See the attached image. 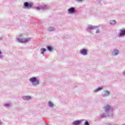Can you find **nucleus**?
Returning a JSON list of instances; mask_svg holds the SVG:
<instances>
[{
	"label": "nucleus",
	"instance_id": "obj_3",
	"mask_svg": "<svg viewBox=\"0 0 125 125\" xmlns=\"http://www.w3.org/2000/svg\"><path fill=\"white\" fill-rule=\"evenodd\" d=\"M21 36L22 35L20 34L19 39H17V42H20V43H25V42H29V41H30V38L20 39Z\"/></svg>",
	"mask_w": 125,
	"mask_h": 125
},
{
	"label": "nucleus",
	"instance_id": "obj_21",
	"mask_svg": "<svg viewBox=\"0 0 125 125\" xmlns=\"http://www.w3.org/2000/svg\"><path fill=\"white\" fill-rule=\"evenodd\" d=\"M110 24L111 25H115V24H116V21H110Z\"/></svg>",
	"mask_w": 125,
	"mask_h": 125
},
{
	"label": "nucleus",
	"instance_id": "obj_15",
	"mask_svg": "<svg viewBox=\"0 0 125 125\" xmlns=\"http://www.w3.org/2000/svg\"><path fill=\"white\" fill-rule=\"evenodd\" d=\"M56 30L55 27H51L50 26L48 28V31L49 32H54Z\"/></svg>",
	"mask_w": 125,
	"mask_h": 125
},
{
	"label": "nucleus",
	"instance_id": "obj_12",
	"mask_svg": "<svg viewBox=\"0 0 125 125\" xmlns=\"http://www.w3.org/2000/svg\"><path fill=\"white\" fill-rule=\"evenodd\" d=\"M104 93L103 94V97H107L110 94V91H104Z\"/></svg>",
	"mask_w": 125,
	"mask_h": 125
},
{
	"label": "nucleus",
	"instance_id": "obj_17",
	"mask_svg": "<svg viewBox=\"0 0 125 125\" xmlns=\"http://www.w3.org/2000/svg\"><path fill=\"white\" fill-rule=\"evenodd\" d=\"M4 107L5 108H9V107H11V103H6L4 104Z\"/></svg>",
	"mask_w": 125,
	"mask_h": 125
},
{
	"label": "nucleus",
	"instance_id": "obj_11",
	"mask_svg": "<svg viewBox=\"0 0 125 125\" xmlns=\"http://www.w3.org/2000/svg\"><path fill=\"white\" fill-rule=\"evenodd\" d=\"M36 9L37 10H41V9H42V10H44L45 9H47V6H46V5H45L43 6L37 7Z\"/></svg>",
	"mask_w": 125,
	"mask_h": 125
},
{
	"label": "nucleus",
	"instance_id": "obj_29",
	"mask_svg": "<svg viewBox=\"0 0 125 125\" xmlns=\"http://www.w3.org/2000/svg\"><path fill=\"white\" fill-rule=\"evenodd\" d=\"M0 54H2V52H1V50H0Z\"/></svg>",
	"mask_w": 125,
	"mask_h": 125
},
{
	"label": "nucleus",
	"instance_id": "obj_30",
	"mask_svg": "<svg viewBox=\"0 0 125 125\" xmlns=\"http://www.w3.org/2000/svg\"><path fill=\"white\" fill-rule=\"evenodd\" d=\"M45 124L46 125H48V124H47V123H46V122L45 123Z\"/></svg>",
	"mask_w": 125,
	"mask_h": 125
},
{
	"label": "nucleus",
	"instance_id": "obj_8",
	"mask_svg": "<svg viewBox=\"0 0 125 125\" xmlns=\"http://www.w3.org/2000/svg\"><path fill=\"white\" fill-rule=\"evenodd\" d=\"M125 29L120 30V33L118 34L119 37H125Z\"/></svg>",
	"mask_w": 125,
	"mask_h": 125
},
{
	"label": "nucleus",
	"instance_id": "obj_14",
	"mask_svg": "<svg viewBox=\"0 0 125 125\" xmlns=\"http://www.w3.org/2000/svg\"><path fill=\"white\" fill-rule=\"evenodd\" d=\"M22 99L23 100H31V99H32V97L29 96H23L22 97Z\"/></svg>",
	"mask_w": 125,
	"mask_h": 125
},
{
	"label": "nucleus",
	"instance_id": "obj_7",
	"mask_svg": "<svg viewBox=\"0 0 125 125\" xmlns=\"http://www.w3.org/2000/svg\"><path fill=\"white\" fill-rule=\"evenodd\" d=\"M120 53V51L117 49H114L111 52V55L112 56H117L119 55Z\"/></svg>",
	"mask_w": 125,
	"mask_h": 125
},
{
	"label": "nucleus",
	"instance_id": "obj_28",
	"mask_svg": "<svg viewBox=\"0 0 125 125\" xmlns=\"http://www.w3.org/2000/svg\"><path fill=\"white\" fill-rule=\"evenodd\" d=\"M2 125V122H1V121L0 120V125Z\"/></svg>",
	"mask_w": 125,
	"mask_h": 125
},
{
	"label": "nucleus",
	"instance_id": "obj_22",
	"mask_svg": "<svg viewBox=\"0 0 125 125\" xmlns=\"http://www.w3.org/2000/svg\"><path fill=\"white\" fill-rule=\"evenodd\" d=\"M84 125H89V123L87 121H85Z\"/></svg>",
	"mask_w": 125,
	"mask_h": 125
},
{
	"label": "nucleus",
	"instance_id": "obj_1",
	"mask_svg": "<svg viewBox=\"0 0 125 125\" xmlns=\"http://www.w3.org/2000/svg\"><path fill=\"white\" fill-rule=\"evenodd\" d=\"M104 110L105 113H106L108 117H113V107H112V105L108 104L104 105Z\"/></svg>",
	"mask_w": 125,
	"mask_h": 125
},
{
	"label": "nucleus",
	"instance_id": "obj_24",
	"mask_svg": "<svg viewBox=\"0 0 125 125\" xmlns=\"http://www.w3.org/2000/svg\"><path fill=\"white\" fill-rule=\"evenodd\" d=\"M77 2H82L83 1V0H76Z\"/></svg>",
	"mask_w": 125,
	"mask_h": 125
},
{
	"label": "nucleus",
	"instance_id": "obj_16",
	"mask_svg": "<svg viewBox=\"0 0 125 125\" xmlns=\"http://www.w3.org/2000/svg\"><path fill=\"white\" fill-rule=\"evenodd\" d=\"M48 105L50 108H53V107H54V104H53L51 101H49L48 102Z\"/></svg>",
	"mask_w": 125,
	"mask_h": 125
},
{
	"label": "nucleus",
	"instance_id": "obj_9",
	"mask_svg": "<svg viewBox=\"0 0 125 125\" xmlns=\"http://www.w3.org/2000/svg\"><path fill=\"white\" fill-rule=\"evenodd\" d=\"M80 53L82 55H87V49L83 48L80 50Z\"/></svg>",
	"mask_w": 125,
	"mask_h": 125
},
{
	"label": "nucleus",
	"instance_id": "obj_4",
	"mask_svg": "<svg viewBox=\"0 0 125 125\" xmlns=\"http://www.w3.org/2000/svg\"><path fill=\"white\" fill-rule=\"evenodd\" d=\"M33 5H34L33 2H25L23 3V8L30 9V8L33 7Z\"/></svg>",
	"mask_w": 125,
	"mask_h": 125
},
{
	"label": "nucleus",
	"instance_id": "obj_27",
	"mask_svg": "<svg viewBox=\"0 0 125 125\" xmlns=\"http://www.w3.org/2000/svg\"><path fill=\"white\" fill-rule=\"evenodd\" d=\"M2 40H3L2 37H0V41H2Z\"/></svg>",
	"mask_w": 125,
	"mask_h": 125
},
{
	"label": "nucleus",
	"instance_id": "obj_10",
	"mask_svg": "<svg viewBox=\"0 0 125 125\" xmlns=\"http://www.w3.org/2000/svg\"><path fill=\"white\" fill-rule=\"evenodd\" d=\"M83 120L75 121L72 123V125H80L81 124H82V123H83Z\"/></svg>",
	"mask_w": 125,
	"mask_h": 125
},
{
	"label": "nucleus",
	"instance_id": "obj_19",
	"mask_svg": "<svg viewBox=\"0 0 125 125\" xmlns=\"http://www.w3.org/2000/svg\"><path fill=\"white\" fill-rule=\"evenodd\" d=\"M40 51H41V54H43L44 53V52H46V49H45L44 48H42L41 49Z\"/></svg>",
	"mask_w": 125,
	"mask_h": 125
},
{
	"label": "nucleus",
	"instance_id": "obj_25",
	"mask_svg": "<svg viewBox=\"0 0 125 125\" xmlns=\"http://www.w3.org/2000/svg\"><path fill=\"white\" fill-rule=\"evenodd\" d=\"M100 31L99 29H97L96 31V34H98V33H99Z\"/></svg>",
	"mask_w": 125,
	"mask_h": 125
},
{
	"label": "nucleus",
	"instance_id": "obj_13",
	"mask_svg": "<svg viewBox=\"0 0 125 125\" xmlns=\"http://www.w3.org/2000/svg\"><path fill=\"white\" fill-rule=\"evenodd\" d=\"M106 117H109L108 116V114L106 112L103 113H102V114H101L100 115V118H101V119H103L104 118H106Z\"/></svg>",
	"mask_w": 125,
	"mask_h": 125
},
{
	"label": "nucleus",
	"instance_id": "obj_2",
	"mask_svg": "<svg viewBox=\"0 0 125 125\" xmlns=\"http://www.w3.org/2000/svg\"><path fill=\"white\" fill-rule=\"evenodd\" d=\"M29 81L31 83L32 85H38L40 83V82L35 77L30 78Z\"/></svg>",
	"mask_w": 125,
	"mask_h": 125
},
{
	"label": "nucleus",
	"instance_id": "obj_5",
	"mask_svg": "<svg viewBox=\"0 0 125 125\" xmlns=\"http://www.w3.org/2000/svg\"><path fill=\"white\" fill-rule=\"evenodd\" d=\"M98 28V26H93L91 24H89L87 26V28L86 29V30L87 32H88V33H90V30H95V29H97Z\"/></svg>",
	"mask_w": 125,
	"mask_h": 125
},
{
	"label": "nucleus",
	"instance_id": "obj_6",
	"mask_svg": "<svg viewBox=\"0 0 125 125\" xmlns=\"http://www.w3.org/2000/svg\"><path fill=\"white\" fill-rule=\"evenodd\" d=\"M68 12L69 14H74L76 13V8L74 7H70L68 9Z\"/></svg>",
	"mask_w": 125,
	"mask_h": 125
},
{
	"label": "nucleus",
	"instance_id": "obj_23",
	"mask_svg": "<svg viewBox=\"0 0 125 125\" xmlns=\"http://www.w3.org/2000/svg\"><path fill=\"white\" fill-rule=\"evenodd\" d=\"M0 59L2 60L3 59V56L2 54H0Z\"/></svg>",
	"mask_w": 125,
	"mask_h": 125
},
{
	"label": "nucleus",
	"instance_id": "obj_18",
	"mask_svg": "<svg viewBox=\"0 0 125 125\" xmlns=\"http://www.w3.org/2000/svg\"><path fill=\"white\" fill-rule=\"evenodd\" d=\"M103 89V87H99L98 88L95 89L94 90V92H98V91H100V90H102Z\"/></svg>",
	"mask_w": 125,
	"mask_h": 125
},
{
	"label": "nucleus",
	"instance_id": "obj_26",
	"mask_svg": "<svg viewBox=\"0 0 125 125\" xmlns=\"http://www.w3.org/2000/svg\"><path fill=\"white\" fill-rule=\"evenodd\" d=\"M123 75L124 76H125V70L124 71H123Z\"/></svg>",
	"mask_w": 125,
	"mask_h": 125
},
{
	"label": "nucleus",
	"instance_id": "obj_20",
	"mask_svg": "<svg viewBox=\"0 0 125 125\" xmlns=\"http://www.w3.org/2000/svg\"><path fill=\"white\" fill-rule=\"evenodd\" d=\"M47 50H48V51H52V47L48 45V46H47Z\"/></svg>",
	"mask_w": 125,
	"mask_h": 125
}]
</instances>
